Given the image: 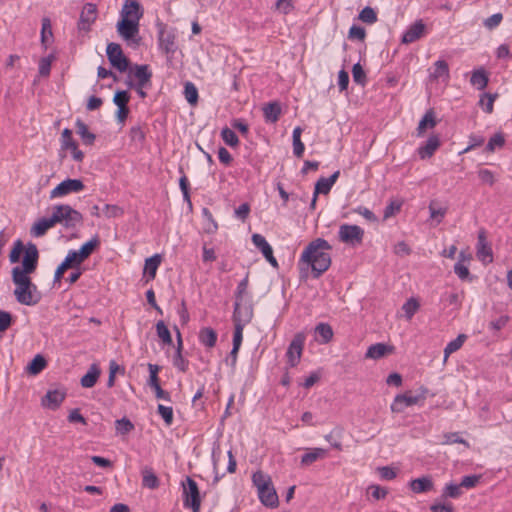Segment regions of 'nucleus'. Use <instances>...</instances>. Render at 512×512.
<instances>
[{
  "mask_svg": "<svg viewBox=\"0 0 512 512\" xmlns=\"http://www.w3.org/2000/svg\"><path fill=\"white\" fill-rule=\"evenodd\" d=\"M38 260V248L34 243L29 242L21 266H15L12 269V281L15 285L13 294L17 302L22 305L35 306L42 299L41 292L30 278V274L37 269Z\"/></svg>",
  "mask_w": 512,
  "mask_h": 512,
  "instance_id": "f257e3e1",
  "label": "nucleus"
},
{
  "mask_svg": "<svg viewBox=\"0 0 512 512\" xmlns=\"http://www.w3.org/2000/svg\"><path fill=\"white\" fill-rule=\"evenodd\" d=\"M332 247L322 238L311 241L301 254L298 265L311 268L314 278H319L331 265V256L328 253Z\"/></svg>",
  "mask_w": 512,
  "mask_h": 512,
  "instance_id": "f03ea898",
  "label": "nucleus"
},
{
  "mask_svg": "<svg viewBox=\"0 0 512 512\" xmlns=\"http://www.w3.org/2000/svg\"><path fill=\"white\" fill-rule=\"evenodd\" d=\"M252 482L257 488L261 503L269 508H276L279 504L277 492L273 486L271 477L258 470L252 475Z\"/></svg>",
  "mask_w": 512,
  "mask_h": 512,
  "instance_id": "7ed1b4c3",
  "label": "nucleus"
},
{
  "mask_svg": "<svg viewBox=\"0 0 512 512\" xmlns=\"http://www.w3.org/2000/svg\"><path fill=\"white\" fill-rule=\"evenodd\" d=\"M51 215L55 225L61 223L67 229H73L83 221L82 214L66 204L56 205Z\"/></svg>",
  "mask_w": 512,
  "mask_h": 512,
  "instance_id": "20e7f679",
  "label": "nucleus"
},
{
  "mask_svg": "<svg viewBox=\"0 0 512 512\" xmlns=\"http://www.w3.org/2000/svg\"><path fill=\"white\" fill-rule=\"evenodd\" d=\"M183 504L184 507L192 509L193 512H199L201 507V497L197 483L191 478L186 477L183 483Z\"/></svg>",
  "mask_w": 512,
  "mask_h": 512,
  "instance_id": "39448f33",
  "label": "nucleus"
},
{
  "mask_svg": "<svg viewBox=\"0 0 512 512\" xmlns=\"http://www.w3.org/2000/svg\"><path fill=\"white\" fill-rule=\"evenodd\" d=\"M421 393L412 395L411 393L398 394L391 404V411L394 413H401L405 408L418 404L424 401L428 390L424 387L420 388Z\"/></svg>",
  "mask_w": 512,
  "mask_h": 512,
  "instance_id": "423d86ee",
  "label": "nucleus"
},
{
  "mask_svg": "<svg viewBox=\"0 0 512 512\" xmlns=\"http://www.w3.org/2000/svg\"><path fill=\"white\" fill-rule=\"evenodd\" d=\"M339 240L349 245L361 244L364 237V230L358 225L343 224L338 231Z\"/></svg>",
  "mask_w": 512,
  "mask_h": 512,
  "instance_id": "0eeeda50",
  "label": "nucleus"
},
{
  "mask_svg": "<svg viewBox=\"0 0 512 512\" xmlns=\"http://www.w3.org/2000/svg\"><path fill=\"white\" fill-rule=\"evenodd\" d=\"M159 47L167 55H173L177 50L176 35L174 30L168 29L164 24H158Z\"/></svg>",
  "mask_w": 512,
  "mask_h": 512,
  "instance_id": "6e6552de",
  "label": "nucleus"
},
{
  "mask_svg": "<svg viewBox=\"0 0 512 512\" xmlns=\"http://www.w3.org/2000/svg\"><path fill=\"white\" fill-rule=\"evenodd\" d=\"M106 54L111 65L119 72H125L129 66L128 58L123 54L119 44L111 42L107 45Z\"/></svg>",
  "mask_w": 512,
  "mask_h": 512,
  "instance_id": "1a4fd4ad",
  "label": "nucleus"
},
{
  "mask_svg": "<svg viewBox=\"0 0 512 512\" xmlns=\"http://www.w3.org/2000/svg\"><path fill=\"white\" fill-rule=\"evenodd\" d=\"M305 339L306 337L304 333L299 332L294 335L292 341L290 342L286 351L287 363L290 367H295L300 362Z\"/></svg>",
  "mask_w": 512,
  "mask_h": 512,
  "instance_id": "9d476101",
  "label": "nucleus"
},
{
  "mask_svg": "<svg viewBox=\"0 0 512 512\" xmlns=\"http://www.w3.org/2000/svg\"><path fill=\"white\" fill-rule=\"evenodd\" d=\"M84 183L80 179H66L58 184L51 192L50 198H58L70 193H77L84 189Z\"/></svg>",
  "mask_w": 512,
  "mask_h": 512,
  "instance_id": "9b49d317",
  "label": "nucleus"
},
{
  "mask_svg": "<svg viewBox=\"0 0 512 512\" xmlns=\"http://www.w3.org/2000/svg\"><path fill=\"white\" fill-rule=\"evenodd\" d=\"M97 19V7L93 3H86L80 13L78 21V30L80 32H89L92 24Z\"/></svg>",
  "mask_w": 512,
  "mask_h": 512,
  "instance_id": "f8f14e48",
  "label": "nucleus"
},
{
  "mask_svg": "<svg viewBox=\"0 0 512 512\" xmlns=\"http://www.w3.org/2000/svg\"><path fill=\"white\" fill-rule=\"evenodd\" d=\"M117 32L124 40H135L139 33V21L121 18L117 23Z\"/></svg>",
  "mask_w": 512,
  "mask_h": 512,
  "instance_id": "ddd939ff",
  "label": "nucleus"
},
{
  "mask_svg": "<svg viewBox=\"0 0 512 512\" xmlns=\"http://www.w3.org/2000/svg\"><path fill=\"white\" fill-rule=\"evenodd\" d=\"M253 244L261 251L265 259L274 267H278V262L273 255V249L271 245L267 242L264 236L261 234L255 233L252 235Z\"/></svg>",
  "mask_w": 512,
  "mask_h": 512,
  "instance_id": "4468645a",
  "label": "nucleus"
},
{
  "mask_svg": "<svg viewBox=\"0 0 512 512\" xmlns=\"http://www.w3.org/2000/svg\"><path fill=\"white\" fill-rule=\"evenodd\" d=\"M82 262L77 258V256L70 250L68 254L66 255L63 262L57 267L55 274H54V283L60 282L62 279L65 271L68 269H76L80 267Z\"/></svg>",
  "mask_w": 512,
  "mask_h": 512,
  "instance_id": "2eb2a0df",
  "label": "nucleus"
},
{
  "mask_svg": "<svg viewBox=\"0 0 512 512\" xmlns=\"http://www.w3.org/2000/svg\"><path fill=\"white\" fill-rule=\"evenodd\" d=\"M253 317V308L251 305H241V302L235 301L233 311V322L234 325L241 324L244 326L248 324Z\"/></svg>",
  "mask_w": 512,
  "mask_h": 512,
  "instance_id": "dca6fc26",
  "label": "nucleus"
},
{
  "mask_svg": "<svg viewBox=\"0 0 512 512\" xmlns=\"http://www.w3.org/2000/svg\"><path fill=\"white\" fill-rule=\"evenodd\" d=\"M477 257L483 263H490L493 261L492 249L487 243L486 233L484 230H481L478 234Z\"/></svg>",
  "mask_w": 512,
  "mask_h": 512,
  "instance_id": "f3484780",
  "label": "nucleus"
},
{
  "mask_svg": "<svg viewBox=\"0 0 512 512\" xmlns=\"http://www.w3.org/2000/svg\"><path fill=\"white\" fill-rule=\"evenodd\" d=\"M122 18L139 21L143 16V10L137 0H126L121 10Z\"/></svg>",
  "mask_w": 512,
  "mask_h": 512,
  "instance_id": "a211bd4d",
  "label": "nucleus"
},
{
  "mask_svg": "<svg viewBox=\"0 0 512 512\" xmlns=\"http://www.w3.org/2000/svg\"><path fill=\"white\" fill-rule=\"evenodd\" d=\"M65 397L66 392L64 390H49L42 398V405L46 408L55 410L61 405Z\"/></svg>",
  "mask_w": 512,
  "mask_h": 512,
  "instance_id": "6ab92c4d",
  "label": "nucleus"
},
{
  "mask_svg": "<svg viewBox=\"0 0 512 512\" xmlns=\"http://www.w3.org/2000/svg\"><path fill=\"white\" fill-rule=\"evenodd\" d=\"M133 74L134 77L137 79V82L134 84L135 86L147 88L151 86L152 72L150 71L148 65L136 64L134 66Z\"/></svg>",
  "mask_w": 512,
  "mask_h": 512,
  "instance_id": "aec40b11",
  "label": "nucleus"
},
{
  "mask_svg": "<svg viewBox=\"0 0 512 512\" xmlns=\"http://www.w3.org/2000/svg\"><path fill=\"white\" fill-rule=\"evenodd\" d=\"M425 25L422 20L412 24L402 36V43L409 44L418 40L424 33Z\"/></svg>",
  "mask_w": 512,
  "mask_h": 512,
  "instance_id": "412c9836",
  "label": "nucleus"
},
{
  "mask_svg": "<svg viewBox=\"0 0 512 512\" xmlns=\"http://www.w3.org/2000/svg\"><path fill=\"white\" fill-rule=\"evenodd\" d=\"M100 245V239L95 235L88 242L84 243L79 250H71L77 258L83 263L93 251Z\"/></svg>",
  "mask_w": 512,
  "mask_h": 512,
  "instance_id": "4be33fe9",
  "label": "nucleus"
},
{
  "mask_svg": "<svg viewBox=\"0 0 512 512\" xmlns=\"http://www.w3.org/2000/svg\"><path fill=\"white\" fill-rule=\"evenodd\" d=\"M340 176V171H335L330 177H321L315 184V196L318 194H328Z\"/></svg>",
  "mask_w": 512,
  "mask_h": 512,
  "instance_id": "5701e85b",
  "label": "nucleus"
},
{
  "mask_svg": "<svg viewBox=\"0 0 512 512\" xmlns=\"http://www.w3.org/2000/svg\"><path fill=\"white\" fill-rule=\"evenodd\" d=\"M55 226L54 218L52 215L48 218H41L37 222H35L31 229L30 233L33 237H42L46 234V232Z\"/></svg>",
  "mask_w": 512,
  "mask_h": 512,
  "instance_id": "b1692460",
  "label": "nucleus"
},
{
  "mask_svg": "<svg viewBox=\"0 0 512 512\" xmlns=\"http://www.w3.org/2000/svg\"><path fill=\"white\" fill-rule=\"evenodd\" d=\"M433 481L430 476H423L409 482V487L414 493H425L433 489Z\"/></svg>",
  "mask_w": 512,
  "mask_h": 512,
  "instance_id": "393cba45",
  "label": "nucleus"
},
{
  "mask_svg": "<svg viewBox=\"0 0 512 512\" xmlns=\"http://www.w3.org/2000/svg\"><path fill=\"white\" fill-rule=\"evenodd\" d=\"M440 140L436 135H432L428 138L425 145L418 148V154L421 159L430 158L434 152L439 148Z\"/></svg>",
  "mask_w": 512,
  "mask_h": 512,
  "instance_id": "a878e982",
  "label": "nucleus"
},
{
  "mask_svg": "<svg viewBox=\"0 0 512 512\" xmlns=\"http://www.w3.org/2000/svg\"><path fill=\"white\" fill-rule=\"evenodd\" d=\"M307 452L301 457V466L307 467L319 459H323L326 456V450L323 448H309Z\"/></svg>",
  "mask_w": 512,
  "mask_h": 512,
  "instance_id": "bb28decb",
  "label": "nucleus"
},
{
  "mask_svg": "<svg viewBox=\"0 0 512 512\" xmlns=\"http://www.w3.org/2000/svg\"><path fill=\"white\" fill-rule=\"evenodd\" d=\"M392 350V346L384 343H376L368 347L365 357L369 359H380L388 353H391Z\"/></svg>",
  "mask_w": 512,
  "mask_h": 512,
  "instance_id": "cd10ccee",
  "label": "nucleus"
},
{
  "mask_svg": "<svg viewBox=\"0 0 512 512\" xmlns=\"http://www.w3.org/2000/svg\"><path fill=\"white\" fill-rule=\"evenodd\" d=\"M101 370L97 364H92L87 373L82 376L80 384L84 388H92L100 376Z\"/></svg>",
  "mask_w": 512,
  "mask_h": 512,
  "instance_id": "c85d7f7f",
  "label": "nucleus"
},
{
  "mask_svg": "<svg viewBox=\"0 0 512 512\" xmlns=\"http://www.w3.org/2000/svg\"><path fill=\"white\" fill-rule=\"evenodd\" d=\"M177 331V348L176 353L173 358V365L179 369L181 372H186L188 369V361L182 356L181 350H182V338L180 331L176 328Z\"/></svg>",
  "mask_w": 512,
  "mask_h": 512,
  "instance_id": "c756f323",
  "label": "nucleus"
},
{
  "mask_svg": "<svg viewBox=\"0 0 512 512\" xmlns=\"http://www.w3.org/2000/svg\"><path fill=\"white\" fill-rule=\"evenodd\" d=\"M281 106L278 102L268 103L263 107V115L266 122L275 123L281 115Z\"/></svg>",
  "mask_w": 512,
  "mask_h": 512,
  "instance_id": "7c9ffc66",
  "label": "nucleus"
},
{
  "mask_svg": "<svg viewBox=\"0 0 512 512\" xmlns=\"http://www.w3.org/2000/svg\"><path fill=\"white\" fill-rule=\"evenodd\" d=\"M75 126L76 132L80 136L83 143L85 145H92L96 139V136L94 133L88 130L87 125L81 119H77Z\"/></svg>",
  "mask_w": 512,
  "mask_h": 512,
  "instance_id": "2f4dec72",
  "label": "nucleus"
},
{
  "mask_svg": "<svg viewBox=\"0 0 512 512\" xmlns=\"http://www.w3.org/2000/svg\"><path fill=\"white\" fill-rule=\"evenodd\" d=\"M489 82L488 75L486 74L483 68L474 70L471 75L470 83L476 87L478 90H483L486 88Z\"/></svg>",
  "mask_w": 512,
  "mask_h": 512,
  "instance_id": "473e14b6",
  "label": "nucleus"
},
{
  "mask_svg": "<svg viewBox=\"0 0 512 512\" xmlns=\"http://www.w3.org/2000/svg\"><path fill=\"white\" fill-rule=\"evenodd\" d=\"M199 340L204 346L212 348L216 344L217 333L214 329L210 327H205L200 330Z\"/></svg>",
  "mask_w": 512,
  "mask_h": 512,
  "instance_id": "72a5a7b5",
  "label": "nucleus"
},
{
  "mask_svg": "<svg viewBox=\"0 0 512 512\" xmlns=\"http://www.w3.org/2000/svg\"><path fill=\"white\" fill-rule=\"evenodd\" d=\"M432 80H438L440 78L449 79V66L446 61L438 60L434 63L433 72L430 74Z\"/></svg>",
  "mask_w": 512,
  "mask_h": 512,
  "instance_id": "f704fd0d",
  "label": "nucleus"
},
{
  "mask_svg": "<svg viewBox=\"0 0 512 512\" xmlns=\"http://www.w3.org/2000/svg\"><path fill=\"white\" fill-rule=\"evenodd\" d=\"M161 256L155 254L145 260L144 273L148 274L149 279H154L156 276L157 269L161 264Z\"/></svg>",
  "mask_w": 512,
  "mask_h": 512,
  "instance_id": "c9c22d12",
  "label": "nucleus"
},
{
  "mask_svg": "<svg viewBox=\"0 0 512 512\" xmlns=\"http://www.w3.org/2000/svg\"><path fill=\"white\" fill-rule=\"evenodd\" d=\"M436 124L437 121L435 119L434 111L428 110L418 124V135H422L427 128H434Z\"/></svg>",
  "mask_w": 512,
  "mask_h": 512,
  "instance_id": "e433bc0d",
  "label": "nucleus"
},
{
  "mask_svg": "<svg viewBox=\"0 0 512 512\" xmlns=\"http://www.w3.org/2000/svg\"><path fill=\"white\" fill-rule=\"evenodd\" d=\"M315 333L321 338L323 344L329 343L333 338V329L328 323H319L315 327Z\"/></svg>",
  "mask_w": 512,
  "mask_h": 512,
  "instance_id": "4c0bfd02",
  "label": "nucleus"
},
{
  "mask_svg": "<svg viewBox=\"0 0 512 512\" xmlns=\"http://www.w3.org/2000/svg\"><path fill=\"white\" fill-rule=\"evenodd\" d=\"M466 339H467V336L465 334H459L457 336V338L450 341L444 349V361L447 360V358L449 357L450 354L459 350L462 347V345L464 344Z\"/></svg>",
  "mask_w": 512,
  "mask_h": 512,
  "instance_id": "58836bf2",
  "label": "nucleus"
},
{
  "mask_svg": "<svg viewBox=\"0 0 512 512\" xmlns=\"http://www.w3.org/2000/svg\"><path fill=\"white\" fill-rule=\"evenodd\" d=\"M47 365L45 358L38 354L36 355L32 361L28 364L26 370L31 375L39 374Z\"/></svg>",
  "mask_w": 512,
  "mask_h": 512,
  "instance_id": "ea45409f",
  "label": "nucleus"
},
{
  "mask_svg": "<svg viewBox=\"0 0 512 512\" xmlns=\"http://www.w3.org/2000/svg\"><path fill=\"white\" fill-rule=\"evenodd\" d=\"M462 488L459 484L449 483L447 484L441 494L442 499L452 498L457 499L462 495Z\"/></svg>",
  "mask_w": 512,
  "mask_h": 512,
  "instance_id": "a19ab883",
  "label": "nucleus"
},
{
  "mask_svg": "<svg viewBox=\"0 0 512 512\" xmlns=\"http://www.w3.org/2000/svg\"><path fill=\"white\" fill-rule=\"evenodd\" d=\"M156 333H157V336L162 340V342L164 344L172 345V343H173L172 336H171V333H170L168 327L164 323V321L160 320L157 322Z\"/></svg>",
  "mask_w": 512,
  "mask_h": 512,
  "instance_id": "79ce46f5",
  "label": "nucleus"
},
{
  "mask_svg": "<svg viewBox=\"0 0 512 512\" xmlns=\"http://www.w3.org/2000/svg\"><path fill=\"white\" fill-rule=\"evenodd\" d=\"M53 37L51 21L49 18L42 19V28H41V43L44 48H47L48 41Z\"/></svg>",
  "mask_w": 512,
  "mask_h": 512,
  "instance_id": "37998d69",
  "label": "nucleus"
},
{
  "mask_svg": "<svg viewBox=\"0 0 512 512\" xmlns=\"http://www.w3.org/2000/svg\"><path fill=\"white\" fill-rule=\"evenodd\" d=\"M184 96L187 102L195 105L198 102V90L192 82H186L184 86Z\"/></svg>",
  "mask_w": 512,
  "mask_h": 512,
  "instance_id": "c03bdc74",
  "label": "nucleus"
},
{
  "mask_svg": "<svg viewBox=\"0 0 512 512\" xmlns=\"http://www.w3.org/2000/svg\"><path fill=\"white\" fill-rule=\"evenodd\" d=\"M55 60V55L50 54L43 57L39 61V75L42 77H48L51 71L52 62Z\"/></svg>",
  "mask_w": 512,
  "mask_h": 512,
  "instance_id": "a18cd8bd",
  "label": "nucleus"
},
{
  "mask_svg": "<svg viewBox=\"0 0 512 512\" xmlns=\"http://www.w3.org/2000/svg\"><path fill=\"white\" fill-rule=\"evenodd\" d=\"M161 367L157 364H148V370H149V379L147 381V385L151 387L152 389L155 387L160 386L159 383V377L158 373L160 371Z\"/></svg>",
  "mask_w": 512,
  "mask_h": 512,
  "instance_id": "49530a36",
  "label": "nucleus"
},
{
  "mask_svg": "<svg viewBox=\"0 0 512 512\" xmlns=\"http://www.w3.org/2000/svg\"><path fill=\"white\" fill-rule=\"evenodd\" d=\"M124 214L123 208L118 205L105 204L102 208V215L106 218H118Z\"/></svg>",
  "mask_w": 512,
  "mask_h": 512,
  "instance_id": "de8ad7c7",
  "label": "nucleus"
},
{
  "mask_svg": "<svg viewBox=\"0 0 512 512\" xmlns=\"http://www.w3.org/2000/svg\"><path fill=\"white\" fill-rule=\"evenodd\" d=\"M221 137L223 141L230 147H236L239 144L238 136L228 127L222 129Z\"/></svg>",
  "mask_w": 512,
  "mask_h": 512,
  "instance_id": "09e8293b",
  "label": "nucleus"
},
{
  "mask_svg": "<svg viewBox=\"0 0 512 512\" xmlns=\"http://www.w3.org/2000/svg\"><path fill=\"white\" fill-rule=\"evenodd\" d=\"M353 81L361 86H365L367 82L366 73L360 63H356L352 68Z\"/></svg>",
  "mask_w": 512,
  "mask_h": 512,
  "instance_id": "8fccbe9b",
  "label": "nucleus"
},
{
  "mask_svg": "<svg viewBox=\"0 0 512 512\" xmlns=\"http://www.w3.org/2000/svg\"><path fill=\"white\" fill-rule=\"evenodd\" d=\"M61 143L62 148L67 150H75V146L77 143L74 141L72 137V131L68 128H65L61 134Z\"/></svg>",
  "mask_w": 512,
  "mask_h": 512,
  "instance_id": "3c124183",
  "label": "nucleus"
},
{
  "mask_svg": "<svg viewBox=\"0 0 512 512\" xmlns=\"http://www.w3.org/2000/svg\"><path fill=\"white\" fill-rule=\"evenodd\" d=\"M27 245L24 247L23 242L18 239L14 242L13 248L9 254V260L11 263H17L20 259L21 253L26 250Z\"/></svg>",
  "mask_w": 512,
  "mask_h": 512,
  "instance_id": "603ef678",
  "label": "nucleus"
},
{
  "mask_svg": "<svg viewBox=\"0 0 512 512\" xmlns=\"http://www.w3.org/2000/svg\"><path fill=\"white\" fill-rule=\"evenodd\" d=\"M402 309L405 313L406 318L410 320L419 309V303L416 299L410 298L403 304Z\"/></svg>",
  "mask_w": 512,
  "mask_h": 512,
  "instance_id": "864d4df0",
  "label": "nucleus"
},
{
  "mask_svg": "<svg viewBox=\"0 0 512 512\" xmlns=\"http://www.w3.org/2000/svg\"><path fill=\"white\" fill-rule=\"evenodd\" d=\"M115 426L116 431L122 435L128 434L134 429L133 423L126 417L116 420Z\"/></svg>",
  "mask_w": 512,
  "mask_h": 512,
  "instance_id": "5fc2aeb1",
  "label": "nucleus"
},
{
  "mask_svg": "<svg viewBox=\"0 0 512 512\" xmlns=\"http://www.w3.org/2000/svg\"><path fill=\"white\" fill-rule=\"evenodd\" d=\"M505 144V139L502 133L494 134L486 145V151L493 152L496 148H500Z\"/></svg>",
  "mask_w": 512,
  "mask_h": 512,
  "instance_id": "6e6d98bb",
  "label": "nucleus"
},
{
  "mask_svg": "<svg viewBox=\"0 0 512 512\" xmlns=\"http://www.w3.org/2000/svg\"><path fill=\"white\" fill-rule=\"evenodd\" d=\"M359 19L364 23L373 24L377 21V14L371 7L367 6L359 13Z\"/></svg>",
  "mask_w": 512,
  "mask_h": 512,
  "instance_id": "4d7b16f0",
  "label": "nucleus"
},
{
  "mask_svg": "<svg viewBox=\"0 0 512 512\" xmlns=\"http://www.w3.org/2000/svg\"><path fill=\"white\" fill-rule=\"evenodd\" d=\"M130 101V94L126 90H118L114 94L113 103L116 106H128Z\"/></svg>",
  "mask_w": 512,
  "mask_h": 512,
  "instance_id": "13d9d810",
  "label": "nucleus"
},
{
  "mask_svg": "<svg viewBox=\"0 0 512 512\" xmlns=\"http://www.w3.org/2000/svg\"><path fill=\"white\" fill-rule=\"evenodd\" d=\"M158 414L163 418L167 425H171L173 422V409L172 407L164 406L159 404L157 407Z\"/></svg>",
  "mask_w": 512,
  "mask_h": 512,
  "instance_id": "bf43d9fd",
  "label": "nucleus"
},
{
  "mask_svg": "<svg viewBox=\"0 0 512 512\" xmlns=\"http://www.w3.org/2000/svg\"><path fill=\"white\" fill-rule=\"evenodd\" d=\"M454 272L461 280H471L469 268L462 262H456L454 265Z\"/></svg>",
  "mask_w": 512,
  "mask_h": 512,
  "instance_id": "052dcab7",
  "label": "nucleus"
},
{
  "mask_svg": "<svg viewBox=\"0 0 512 512\" xmlns=\"http://www.w3.org/2000/svg\"><path fill=\"white\" fill-rule=\"evenodd\" d=\"M480 475H467L464 476L460 482L461 488L471 489L474 488L480 481Z\"/></svg>",
  "mask_w": 512,
  "mask_h": 512,
  "instance_id": "680f3d73",
  "label": "nucleus"
},
{
  "mask_svg": "<svg viewBox=\"0 0 512 512\" xmlns=\"http://www.w3.org/2000/svg\"><path fill=\"white\" fill-rule=\"evenodd\" d=\"M129 137L132 141L143 143L145 140V132L140 126L130 128Z\"/></svg>",
  "mask_w": 512,
  "mask_h": 512,
  "instance_id": "e2e57ef3",
  "label": "nucleus"
},
{
  "mask_svg": "<svg viewBox=\"0 0 512 512\" xmlns=\"http://www.w3.org/2000/svg\"><path fill=\"white\" fill-rule=\"evenodd\" d=\"M243 329L244 326L241 324L234 325V334H233V347L234 350L240 349L242 340H243Z\"/></svg>",
  "mask_w": 512,
  "mask_h": 512,
  "instance_id": "0e129e2a",
  "label": "nucleus"
},
{
  "mask_svg": "<svg viewBox=\"0 0 512 512\" xmlns=\"http://www.w3.org/2000/svg\"><path fill=\"white\" fill-rule=\"evenodd\" d=\"M502 19H503V16L501 13H495L484 20V26L487 29L492 30V29L496 28L497 26H499Z\"/></svg>",
  "mask_w": 512,
  "mask_h": 512,
  "instance_id": "69168bd1",
  "label": "nucleus"
},
{
  "mask_svg": "<svg viewBox=\"0 0 512 512\" xmlns=\"http://www.w3.org/2000/svg\"><path fill=\"white\" fill-rule=\"evenodd\" d=\"M401 206V202L391 201L384 209V219H388L394 216L397 212L400 211Z\"/></svg>",
  "mask_w": 512,
  "mask_h": 512,
  "instance_id": "338daca9",
  "label": "nucleus"
},
{
  "mask_svg": "<svg viewBox=\"0 0 512 512\" xmlns=\"http://www.w3.org/2000/svg\"><path fill=\"white\" fill-rule=\"evenodd\" d=\"M478 176L483 183L492 186L495 183V177L491 170L489 169H480L478 171Z\"/></svg>",
  "mask_w": 512,
  "mask_h": 512,
  "instance_id": "774afa93",
  "label": "nucleus"
}]
</instances>
